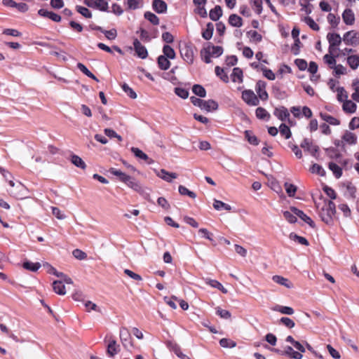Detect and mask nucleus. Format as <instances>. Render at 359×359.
<instances>
[{"instance_id": "f257e3e1", "label": "nucleus", "mask_w": 359, "mask_h": 359, "mask_svg": "<svg viewBox=\"0 0 359 359\" xmlns=\"http://www.w3.org/2000/svg\"><path fill=\"white\" fill-rule=\"evenodd\" d=\"M336 212L335 204L332 201H328L325 203V205L321 209L320 216L322 220L327 224H332L333 222V217Z\"/></svg>"}, {"instance_id": "f03ea898", "label": "nucleus", "mask_w": 359, "mask_h": 359, "mask_svg": "<svg viewBox=\"0 0 359 359\" xmlns=\"http://www.w3.org/2000/svg\"><path fill=\"white\" fill-rule=\"evenodd\" d=\"M190 100L194 106L198 107L207 111L216 110L218 108L217 102L213 100H203L194 96L191 97Z\"/></svg>"}, {"instance_id": "7ed1b4c3", "label": "nucleus", "mask_w": 359, "mask_h": 359, "mask_svg": "<svg viewBox=\"0 0 359 359\" xmlns=\"http://www.w3.org/2000/svg\"><path fill=\"white\" fill-rule=\"evenodd\" d=\"M327 39L329 43L328 52L330 54H333L338 49V46L341 44L343 38L339 34L328 33Z\"/></svg>"}, {"instance_id": "20e7f679", "label": "nucleus", "mask_w": 359, "mask_h": 359, "mask_svg": "<svg viewBox=\"0 0 359 359\" xmlns=\"http://www.w3.org/2000/svg\"><path fill=\"white\" fill-rule=\"evenodd\" d=\"M343 41L346 45L357 46L359 45V33L355 30L346 32L343 36Z\"/></svg>"}, {"instance_id": "39448f33", "label": "nucleus", "mask_w": 359, "mask_h": 359, "mask_svg": "<svg viewBox=\"0 0 359 359\" xmlns=\"http://www.w3.org/2000/svg\"><path fill=\"white\" fill-rule=\"evenodd\" d=\"M242 98L250 106H257L259 104V98L251 90L243 91Z\"/></svg>"}, {"instance_id": "423d86ee", "label": "nucleus", "mask_w": 359, "mask_h": 359, "mask_svg": "<svg viewBox=\"0 0 359 359\" xmlns=\"http://www.w3.org/2000/svg\"><path fill=\"white\" fill-rule=\"evenodd\" d=\"M120 339H121L123 346L126 348H130L133 346V344L132 342L131 334L127 328H126V327L121 328Z\"/></svg>"}, {"instance_id": "0eeeda50", "label": "nucleus", "mask_w": 359, "mask_h": 359, "mask_svg": "<svg viewBox=\"0 0 359 359\" xmlns=\"http://www.w3.org/2000/svg\"><path fill=\"white\" fill-rule=\"evenodd\" d=\"M300 147L304 149V151H308L313 156H316V153H318L319 150L318 147L315 145L313 142L308 138H304L303 140L300 144Z\"/></svg>"}, {"instance_id": "6e6552de", "label": "nucleus", "mask_w": 359, "mask_h": 359, "mask_svg": "<svg viewBox=\"0 0 359 359\" xmlns=\"http://www.w3.org/2000/svg\"><path fill=\"white\" fill-rule=\"evenodd\" d=\"M181 55L189 64H191L194 62V53L193 48L189 45H185L181 50Z\"/></svg>"}, {"instance_id": "1a4fd4ad", "label": "nucleus", "mask_w": 359, "mask_h": 359, "mask_svg": "<svg viewBox=\"0 0 359 359\" xmlns=\"http://www.w3.org/2000/svg\"><path fill=\"white\" fill-rule=\"evenodd\" d=\"M133 46L137 55L141 59H145L148 56V52L144 46L135 39L133 41Z\"/></svg>"}, {"instance_id": "9d476101", "label": "nucleus", "mask_w": 359, "mask_h": 359, "mask_svg": "<svg viewBox=\"0 0 359 359\" xmlns=\"http://www.w3.org/2000/svg\"><path fill=\"white\" fill-rule=\"evenodd\" d=\"M266 82L263 81H258L256 84L255 90L259 96V98L262 100H266L269 97V95L266 90Z\"/></svg>"}, {"instance_id": "9b49d317", "label": "nucleus", "mask_w": 359, "mask_h": 359, "mask_svg": "<svg viewBox=\"0 0 359 359\" xmlns=\"http://www.w3.org/2000/svg\"><path fill=\"white\" fill-rule=\"evenodd\" d=\"M126 184L128 187L133 189L137 192H141L142 191V187L138 181H137L134 177L127 175L126 177L122 182Z\"/></svg>"}, {"instance_id": "f8f14e48", "label": "nucleus", "mask_w": 359, "mask_h": 359, "mask_svg": "<svg viewBox=\"0 0 359 359\" xmlns=\"http://www.w3.org/2000/svg\"><path fill=\"white\" fill-rule=\"evenodd\" d=\"M38 14L40 16L49 18L54 22H59L61 21V16L58 14L53 13L52 11H48L46 9L41 8L38 11Z\"/></svg>"}, {"instance_id": "ddd939ff", "label": "nucleus", "mask_w": 359, "mask_h": 359, "mask_svg": "<svg viewBox=\"0 0 359 359\" xmlns=\"http://www.w3.org/2000/svg\"><path fill=\"white\" fill-rule=\"evenodd\" d=\"M291 210L293 212L294 215H296L297 217H299L300 219H302L304 222H305L306 224H308L310 226L314 227L315 224L313 221L307 216L302 210H300L297 209L295 207H292Z\"/></svg>"}, {"instance_id": "4468645a", "label": "nucleus", "mask_w": 359, "mask_h": 359, "mask_svg": "<svg viewBox=\"0 0 359 359\" xmlns=\"http://www.w3.org/2000/svg\"><path fill=\"white\" fill-rule=\"evenodd\" d=\"M342 19L347 25H352L355 22V15L351 8H346L342 13Z\"/></svg>"}, {"instance_id": "2eb2a0df", "label": "nucleus", "mask_w": 359, "mask_h": 359, "mask_svg": "<svg viewBox=\"0 0 359 359\" xmlns=\"http://www.w3.org/2000/svg\"><path fill=\"white\" fill-rule=\"evenodd\" d=\"M152 7L158 13H165L168 9L167 4L163 0H154Z\"/></svg>"}, {"instance_id": "dca6fc26", "label": "nucleus", "mask_w": 359, "mask_h": 359, "mask_svg": "<svg viewBox=\"0 0 359 359\" xmlns=\"http://www.w3.org/2000/svg\"><path fill=\"white\" fill-rule=\"evenodd\" d=\"M158 177L161 178L168 182H171L173 179L177 177V175L175 172H169L165 169H161L160 171L156 172Z\"/></svg>"}, {"instance_id": "f3484780", "label": "nucleus", "mask_w": 359, "mask_h": 359, "mask_svg": "<svg viewBox=\"0 0 359 359\" xmlns=\"http://www.w3.org/2000/svg\"><path fill=\"white\" fill-rule=\"evenodd\" d=\"M120 351L119 345L117 344L116 340L114 339H110L108 345H107V353L110 357H114L115 355H116Z\"/></svg>"}, {"instance_id": "a211bd4d", "label": "nucleus", "mask_w": 359, "mask_h": 359, "mask_svg": "<svg viewBox=\"0 0 359 359\" xmlns=\"http://www.w3.org/2000/svg\"><path fill=\"white\" fill-rule=\"evenodd\" d=\"M282 355H287L292 359H302L303 357L301 353L294 351L291 346H286L283 352H282Z\"/></svg>"}, {"instance_id": "6ab92c4d", "label": "nucleus", "mask_w": 359, "mask_h": 359, "mask_svg": "<svg viewBox=\"0 0 359 359\" xmlns=\"http://www.w3.org/2000/svg\"><path fill=\"white\" fill-rule=\"evenodd\" d=\"M273 114L280 121H285L290 116V113L285 107L276 108Z\"/></svg>"}, {"instance_id": "aec40b11", "label": "nucleus", "mask_w": 359, "mask_h": 359, "mask_svg": "<svg viewBox=\"0 0 359 359\" xmlns=\"http://www.w3.org/2000/svg\"><path fill=\"white\" fill-rule=\"evenodd\" d=\"M272 280L276 283L283 285L287 288H292L293 286L292 283L287 278L281 276L275 275L272 277Z\"/></svg>"}, {"instance_id": "412c9836", "label": "nucleus", "mask_w": 359, "mask_h": 359, "mask_svg": "<svg viewBox=\"0 0 359 359\" xmlns=\"http://www.w3.org/2000/svg\"><path fill=\"white\" fill-rule=\"evenodd\" d=\"M130 150L137 158L147 161L148 164L153 163V160L150 159L149 156L139 148L132 147Z\"/></svg>"}, {"instance_id": "4be33fe9", "label": "nucleus", "mask_w": 359, "mask_h": 359, "mask_svg": "<svg viewBox=\"0 0 359 359\" xmlns=\"http://www.w3.org/2000/svg\"><path fill=\"white\" fill-rule=\"evenodd\" d=\"M222 7L217 5L210 11L209 17L212 20L217 21L222 16Z\"/></svg>"}, {"instance_id": "5701e85b", "label": "nucleus", "mask_w": 359, "mask_h": 359, "mask_svg": "<svg viewBox=\"0 0 359 359\" xmlns=\"http://www.w3.org/2000/svg\"><path fill=\"white\" fill-rule=\"evenodd\" d=\"M342 109L346 113L353 114L356 111L357 105L353 101L347 100L343 102Z\"/></svg>"}, {"instance_id": "b1692460", "label": "nucleus", "mask_w": 359, "mask_h": 359, "mask_svg": "<svg viewBox=\"0 0 359 359\" xmlns=\"http://www.w3.org/2000/svg\"><path fill=\"white\" fill-rule=\"evenodd\" d=\"M53 289L54 292L60 295L66 294L65 286L62 280H55L53 283Z\"/></svg>"}, {"instance_id": "393cba45", "label": "nucleus", "mask_w": 359, "mask_h": 359, "mask_svg": "<svg viewBox=\"0 0 359 359\" xmlns=\"http://www.w3.org/2000/svg\"><path fill=\"white\" fill-rule=\"evenodd\" d=\"M347 64L351 69L355 70L359 67V55H351L346 58Z\"/></svg>"}, {"instance_id": "a878e982", "label": "nucleus", "mask_w": 359, "mask_h": 359, "mask_svg": "<svg viewBox=\"0 0 359 359\" xmlns=\"http://www.w3.org/2000/svg\"><path fill=\"white\" fill-rule=\"evenodd\" d=\"M342 141L348 144H355L357 142V136L349 131H346L342 136Z\"/></svg>"}, {"instance_id": "bb28decb", "label": "nucleus", "mask_w": 359, "mask_h": 359, "mask_svg": "<svg viewBox=\"0 0 359 359\" xmlns=\"http://www.w3.org/2000/svg\"><path fill=\"white\" fill-rule=\"evenodd\" d=\"M229 23L233 27H241L243 25V20L236 14H231L229 18Z\"/></svg>"}, {"instance_id": "cd10ccee", "label": "nucleus", "mask_w": 359, "mask_h": 359, "mask_svg": "<svg viewBox=\"0 0 359 359\" xmlns=\"http://www.w3.org/2000/svg\"><path fill=\"white\" fill-rule=\"evenodd\" d=\"M214 25L212 22H208L206 25V28L202 32V37L205 40H210L213 34Z\"/></svg>"}, {"instance_id": "c85d7f7f", "label": "nucleus", "mask_w": 359, "mask_h": 359, "mask_svg": "<svg viewBox=\"0 0 359 359\" xmlns=\"http://www.w3.org/2000/svg\"><path fill=\"white\" fill-rule=\"evenodd\" d=\"M273 310L285 315H292L294 312V309L292 307L281 305H276L273 308Z\"/></svg>"}, {"instance_id": "c756f323", "label": "nucleus", "mask_w": 359, "mask_h": 359, "mask_svg": "<svg viewBox=\"0 0 359 359\" xmlns=\"http://www.w3.org/2000/svg\"><path fill=\"white\" fill-rule=\"evenodd\" d=\"M169 58L165 57L164 55H160L158 57V67L162 70H167L170 67V62L168 60Z\"/></svg>"}, {"instance_id": "7c9ffc66", "label": "nucleus", "mask_w": 359, "mask_h": 359, "mask_svg": "<svg viewBox=\"0 0 359 359\" xmlns=\"http://www.w3.org/2000/svg\"><path fill=\"white\" fill-rule=\"evenodd\" d=\"M338 55H333V54H325L323 56L324 62L330 67V69H333L336 65V57Z\"/></svg>"}, {"instance_id": "2f4dec72", "label": "nucleus", "mask_w": 359, "mask_h": 359, "mask_svg": "<svg viewBox=\"0 0 359 359\" xmlns=\"http://www.w3.org/2000/svg\"><path fill=\"white\" fill-rule=\"evenodd\" d=\"M201 59L205 63L209 64L211 62V57H212V56L211 50H210V48H209V46H208L206 48H203L201 50Z\"/></svg>"}, {"instance_id": "473e14b6", "label": "nucleus", "mask_w": 359, "mask_h": 359, "mask_svg": "<svg viewBox=\"0 0 359 359\" xmlns=\"http://www.w3.org/2000/svg\"><path fill=\"white\" fill-rule=\"evenodd\" d=\"M320 117L323 121H326L330 125L338 126L340 124V121L338 119L327 114L320 113Z\"/></svg>"}, {"instance_id": "72a5a7b5", "label": "nucleus", "mask_w": 359, "mask_h": 359, "mask_svg": "<svg viewBox=\"0 0 359 359\" xmlns=\"http://www.w3.org/2000/svg\"><path fill=\"white\" fill-rule=\"evenodd\" d=\"M231 79L233 82H243V71L238 67H235L231 74Z\"/></svg>"}, {"instance_id": "f704fd0d", "label": "nucleus", "mask_w": 359, "mask_h": 359, "mask_svg": "<svg viewBox=\"0 0 359 359\" xmlns=\"http://www.w3.org/2000/svg\"><path fill=\"white\" fill-rule=\"evenodd\" d=\"M330 170L333 172L336 178L339 179L342 175L341 168L335 163L330 162L328 165Z\"/></svg>"}, {"instance_id": "c9c22d12", "label": "nucleus", "mask_w": 359, "mask_h": 359, "mask_svg": "<svg viewBox=\"0 0 359 359\" xmlns=\"http://www.w3.org/2000/svg\"><path fill=\"white\" fill-rule=\"evenodd\" d=\"M71 162L76 167L81 168L83 170L86 169V164L85 162L82 160L81 158H80L77 155H72L71 158Z\"/></svg>"}, {"instance_id": "e433bc0d", "label": "nucleus", "mask_w": 359, "mask_h": 359, "mask_svg": "<svg viewBox=\"0 0 359 359\" xmlns=\"http://www.w3.org/2000/svg\"><path fill=\"white\" fill-rule=\"evenodd\" d=\"M213 207L217 210H221L222 209L228 211L231 210V206L230 205L216 199L214 200Z\"/></svg>"}, {"instance_id": "4c0bfd02", "label": "nucleus", "mask_w": 359, "mask_h": 359, "mask_svg": "<svg viewBox=\"0 0 359 359\" xmlns=\"http://www.w3.org/2000/svg\"><path fill=\"white\" fill-rule=\"evenodd\" d=\"M108 8V2L106 0H95L93 8L101 11H107Z\"/></svg>"}, {"instance_id": "58836bf2", "label": "nucleus", "mask_w": 359, "mask_h": 359, "mask_svg": "<svg viewBox=\"0 0 359 359\" xmlns=\"http://www.w3.org/2000/svg\"><path fill=\"white\" fill-rule=\"evenodd\" d=\"M77 67L81 72H83L89 78H91L96 81H99L98 79L93 73H91L83 64L79 62L77 64Z\"/></svg>"}, {"instance_id": "ea45409f", "label": "nucleus", "mask_w": 359, "mask_h": 359, "mask_svg": "<svg viewBox=\"0 0 359 359\" xmlns=\"http://www.w3.org/2000/svg\"><path fill=\"white\" fill-rule=\"evenodd\" d=\"M192 92L200 97H205L206 96L205 89L199 84H195L193 86Z\"/></svg>"}, {"instance_id": "a19ab883", "label": "nucleus", "mask_w": 359, "mask_h": 359, "mask_svg": "<svg viewBox=\"0 0 359 359\" xmlns=\"http://www.w3.org/2000/svg\"><path fill=\"white\" fill-rule=\"evenodd\" d=\"M163 55L169 59L173 60L175 57L174 49L169 45H165L163 48Z\"/></svg>"}, {"instance_id": "79ce46f5", "label": "nucleus", "mask_w": 359, "mask_h": 359, "mask_svg": "<svg viewBox=\"0 0 359 359\" xmlns=\"http://www.w3.org/2000/svg\"><path fill=\"white\" fill-rule=\"evenodd\" d=\"M23 267L31 271H36L40 267L41 264L39 262H32L29 261H26L23 263Z\"/></svg>"}, {"instance_id": "37998d69", "label": "nucleus", "mask_w": 359, "mask_h": 359, "mask_svg": "<svg viewBox=\"0 0 359 359\" xmlns=\"http://www.w3.org/2000/svg\"><path fill=\"white\" fill-rule=\"evenodd\" d=\"M145 19L149 20L152 25H158L159 24V18L154 13L147 11L144 15Z\"/></svg>"}, {"instance_id": "c03bdc74", "label": "nucleus", "mask_w": 359, "mask_h": 359, "mask_svg": "<svg viewBox=\"0 0 359 359\" xmlns=\"http://www.w3.org/2000/svg\"><path fill=\"white\" fill-rule=\"evenodd\" d=\"M256 116L259 119H269L270 114L263 107H258L255 111Z\"/></svg>"}, {"instance_id": "a18cd8bd", "label": "nucleus", "mask_w": 359, "mask_h": 359, "mask_svg": "<svg viewBox=\"0 0 359 359\" xmlns=\"http://www.w3.org/2000/svg\"><path fill=\"white\" fill-rule=\"evenodd\" d=\"M207 283L208 285H210L211 287L218 289L224 294H226L228 292L226 288H224V286L219 281H217L216 280L210 279V280H208Z\"/></svg>"}, {"instance_id": "49530a36", "label": "nucleus", "mask_w": 359, "mask_h": 359, "mask_svg": "<svg viewBox=\"0 0 359 359\" xmlns=\"http://www.w3.org/2000/svg\"><path fill=\"white\" fill-rule=\"evenodd\" d=\"M336 92L337 93L338 101L344 102L345 100H347L348 94L344 87L337 88Z\"/></svg>"}, {"instance_id": "de8ad7c7", "label": "nucleus", "mask_w": 359, "mask_h": 359, "mask_svg": "<svg viewBox=\"0 0 359 359\" xmlns=\"http://www.w3.org/2000/svg\"><path fill=\"white\" fill-rule=\"evenodd\" d=\"M346 74H347V69L342 65L339 64V65H337L335 67H334V69H333L334 76L339 77L341 75H344Z\"/></svg>"}, {"instance_id": "09e8293b", "label": "nucleus", "mask_w": 359, "mask_h": 359, "mask_svg": "<svg viewBox=\"0 0 359 359\" xmlns=\"http://www.w3.org/2000/svg\"><path fill=\"white\" fill-rule=\"evenodd\" d=\"M179 193L182 196H188L191 198H195L196 197V194L190 190H189L187 187L182 185H180L178 187Z\"/></svg>"}, {"instance_id": "8fccbe9b", "label": "nucleus", "mask_w": 359, "mask_h": 359, "mask_svg": "<svg viewBox=\"0 0 359 359\" xmlns=\"http://www.w3.org/2000/svg\"><path fill=\"white\" fill-rule=\"evenodd\" d=\"M245 137L250 144L253 145H257L259 144V140L257 137L255 135H253L251 131L245 130Z\"/></svg>"}, {"instance_id": "3c124183", "label": "nucleus", "mask_w": 359, "mask_h": 359, "mask_svg": "<svg viewBox=\"0 0 359 359\" xmlns=\"http://www.w3.org/2000/svg\"><path fill=\"white\" fill-rule=\"evenodd\" d=\"M250 4L252 8L255 10L257 14L259 15L262 12V0H251Z\"/></svg>"}, {"instance_id": "603ef678", "label": "nucleus", "mask_w": 359, "mask_h": 359, "mask_svg": "<svg viewBox=\"0 0 359 359\" xmlns=\"http://www.w3.org/2000/svg\"><path fill=\"white\" fill-rule=\"evenodd\" d=\"M290 238L301 245H309V242L304 237L299 236L294 233L290 234Z\"/></svg>"}, {"instance_id": "864d4df0", "label": "nucleus", "mask_w": 359, "mask_h": 359, "mask_svg": "<svg viewBox=\"0 0 359 359\" xmlns=\"http://www.w3.org/2000/svg\"><path fill=\"white\" fill-rule=\"evenodd\" d=\"M248 37L250 38V41H254L255 43H258L262 41V35L259 34L257 31L255 30H250L247 33Z\"/></svg>"}, {"instance_id": "5fc2aeb1", "label": "nucleus", "mask_w": 359, "mask_h": 359, "mask_svg": "<svg viewBox=\"0 0 359 359\" xmlns=\"http://www.w3.org/2000/svg\"><path fill=\"white\" fill-rule=\"evenodd\" d=\"M328 22L333 27H336L340 22L339 16H337L333 13H330L327 17Z\"/></svg>"}, {"instance_id": "6e6d98bb", "label": "nucleus", "mask_w": 359, "mask_h": 359, "mask_svg": "<svg viewBox=\"0 0 359 359\" xmlns=\"http://www.w3.org/2000/svg\"><path fill=\"white\" fill-rule=\"evenodd\" d=\"M310 171L312 173L317 174L320 176H324L325 174V170L323 169V168L317 163H314L312 165V166L310 168Z\"/></svg>"}, {"instance_id": "4d7b16f0", "label": "nucleus", "mask_w": 359, "mask_h": 359, "mask_svg": "<svg viewBox=\"0 0 359 359\" xmlns=\"http://www.w3.org/2000/svg\"><path fill=\"white\" fill-rule=\"evenodd\" d=\"M213 57H218L223 53V48L219 46H208Z\"/></svg>"}, {"instance_id": "13d9d810", "label": "nucleus", "mask_w": 359, "mask_h": 359, "mask_svg": "<svg viewBox=\"0 0 359 359\" xmlns=\"http://www.w3.org/2000/svg\"><path fill=\"white\" fill-rule=\"evenodd\" d=\"M76 9L78 13L82 15L83 17L86 18H90L92 17V13L90 10L86 7L81 6H76Z\"/></svg>"}, {"instance_id": "bf43d9fd", "label": "nucleus", "mask_w": 359, "mask_h": 359, "mask_svg": "<svg viewBox=\"0 0 359 359\" xmlns=\"http://www.w3.org/2000/svg\"><path fill=\"white\" fill-rule=\"evenodd\" d=\"M279 129L281 135L285 136L286 139H289L291 137L292 133L290 129L285 123L280 124Z\"/></svg>"}, {"instance_id": "052dcab7", "label": "nucleus", "mask_w": 359, "mask_h": 359, "mask_svg": "<svg viewBox=\"0 0 359 359\" xmlns=\"http://www.w3.org/2000/svg\"><path fill=\"white\" fill-rule=\"evenodd\" d=\"M304 21L307 24V25L315 31H318L320 29V27L316 22L313 20V18L311 17H305Z\"/></svg>"}, {"instance_id": "680f3d73", "label": "nucleus", "mask_w": 359, "mask_h": 359, "mask_svg": "<svg viewBox=\"0 0 359 359\" xmlns=\"http://www.w3.org/2000/svg\"><path fill=\"white\" fill-rule=\"evenodd\" d=\"M284 187L289 196H294L295 195L297 191V187L295 185L285 182Z\"/></svg>"}, {"instance_id": "e2e57ef3", "label": "nucleus", "mask_w": 359, "mask_h": 359, "mask_svg": "<svg viewBox=\"0 0 359 359\" xmlns=\"http://www.w3.org/2000/svg\"><path fill=\"white\" fill-rule=\"evenodd\" d=\"M219 344L224 348H233L236 346L234 341L226 338L220 339Z\"/></svg>"}, {"instance_id": "0e129e2a", "label": "nucleus", "mask_w": 359, "mask_h": 359, "mask_svg": "<svg viewBox=\"0 0 359 359\" xmlns=\"http://www.w3.org/2000/svg\"><path fill=\"white\" fill-rule=\"evenodd\" d=\"M283 216L290 223H295L297 222V215H294L291 210L290 211H284Z\"/></svg>"}, {"instance_id": "69168bd1", "label": "nucleus", "mask_w": 359, "mask_h": 359, "mask_svg": "<svg viewBox=\"0 0 359 359\" xmlns=\"http://www.w3.org/2000/svg\"><path fill=\"white\" fill-rule=\"evenodd\" d=\"M109 172L113 175H115L116 177H118V180L121 181V182H123V180L126 177V176L128 175L127 174H126L125 172H121V170H117L116 168H111L109 169Z\"/></svg>"}, {"instance_id": "338daca9", "label": "nucleus", "mask_w": 359, "mask_h": 359, "mask_svg": "<svg viewBox=\"0 0 359 359\" xmlns=\"http://www.w3.org/2000/svg\"><path fill=\"white\" fill-rule=\"evenodd\" d=\"M215 74L217 76H219L223 81L226 83L229 81V77L227 74L224 73V69L220 68L219 66L215 67Z\"/></svg>"}, {"instance_id": "774afa93", "label": "nucleus", "mask_w": 359, "mask_h": 359, "mask_svg": "<svg viewBox=\"0 0 359 359\" xmlns=\"http://www.w3.org/2000/svg\"><path fill=\"white\" fill-rule=\"evenodd\" d=\"M123 90L132 99L137 97L136 93L126 83L122 86Z\"/></svg>"}]
</instances>
